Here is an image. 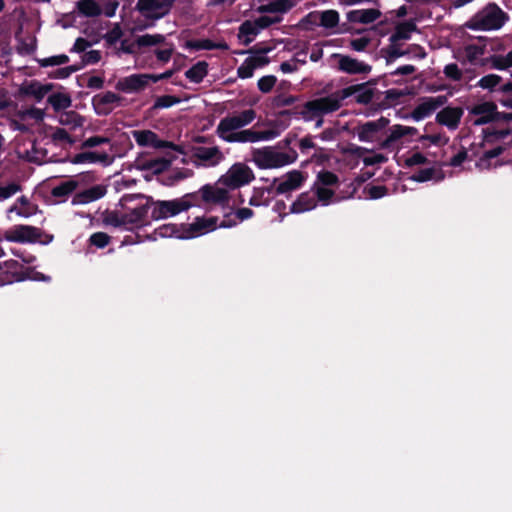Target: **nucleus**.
<instances>
[{"instance_id": "14", "label": "nucleus", "mask_w": 512, "mask_h": 512, "mask_svg": "<svg viewBox=\"0 0 512 512\" xmlns=\"http://www.w3.org/2000/svg\"><path fill=\"white\" fill-rule=\"evenodd\" d=\"M132 136L135 142L141 147L161 149L172 147V144L161 140L156 133L151 130H134Z\"/></svg>"}, {"instance_id": "29", "label": "nucleus", "mask_w": 512, "mask_h": 512, "mask_svg": "<svg viewBox=\"0 0 512 512\" xmlns=\"http://www.w3.org/2000/svg\"><path fill=\"white\" fill-rule=\"evenodd\" d=\"M106 193V189L103 186H93L79 194H77L73 200L75 204H87L102 198Z\"/></svg>"}, {"instance_id": "45", "label": "nucleus", "mask_w": 512, "mask_h": 512, "mask_svg": "<svg viewBox=\"0 0 512 512\" xmlns=\"http://www.w3.org/2000/svg\"><path fill=\"white\" fill-rule=\"evenodd\" d=\"M270 49H265L263 51H259L253 53L247 59L251 64H253L254 69L262 68L269 63L268 57L265 55Z\"/></svg>"}, {"instance_id": "62", "label": "nucleus", "mask_w": 512, "mask_h": 512, "mask_svg": "<svg viewBox=\"0 0 512 512\" xmlns=\"http://www.w3.org/2000/svg\"><path fill=\"white\" fill-rule=\"evenodd\" d=\"M44 111L38 108H32L25 112V116L28 118H32L36 121H42L44 119Z\"/></svg>"}, {"instance_id": "3", "label": "nucleus", "mask_w": 512, "mask_h": 512, "mask_svg": "<svg viewBox=\"0 0 512 512\" xmlns=\"http://www.w3.org/2000/svg\"><path fill=\"white\" fill-rule=\"evenodd\" d=\"M506 19V14L497 5L489 4L467 22V27L473 30H497L504 25Z\"/></svg>"}, {"instance_id": "42", "label": "nucleus", "mask_w": 512, "mask_h": 512, "mask_svg": "<svg viewBox=\"0 0 512 512\" xmlns=\"http://www.w3.org/2000/svg\"><path fill=\"white\" fill-rule=\"evenodd\" d=\"M491 64L494 68L505 70L512 67V50L505 55H495L491 58Z\"/></svg>"}, {"instance_id": "22", "label": "nucleus", "mask_w": 512, "mask_h": 512, "mask_svg": "<svg viewBox=\"0 0 512 512\" xmlns=\"http://www.w3.org/2000/svg\"><path fill=\"white\" fill-rule=\"evenodd\" d=\"M418 130L415 127L394 125L389 129L387 137L380 142V148H389L394 142L405 136H414Z\"/></svg>"}, {"instance_id": "30", "label": "nucleus", "mask_w": 512, "mask_h": 512, "mask_svg": "<svg viewBox=\"0 0 512 512\" xmlns=\"http://www.w3.org/2000/svg\"><path fill=\"white\" fill-rule=\"evenodd\" d=\"M316 207V200L314 194L302 193L297 200L291 205L290 211L292 213H304Z\"/></svg>"}, {"instance_id": "8", "label": "nucleus", "mask_w": 512, "mask_h": 512, "mask_svg": "<svg viewBox=\"0 0 512 512\" xmlns=\"http://www.w3.org/2000/svg\"><path fill=\"white\" fill-rule=\"evenodd\" d=\"M281 21L279 16H261L255 20H247L239 27L238 38L241 43L248 45L261 30Z\"/></svg>"}, {"instance_id": "16", "label": "nucleus", "mask_w": 512, "mask_h": 512, "mask_svg": "<svg viewBox=\"0 0 512 512\" xmlns=\"http://www.w3.org/2000/svg\"><path fill=\"white\" fill-rule=\"evenodd\" d=\"M229 188L219 184L205 185L200 189L202 199L207 203L224 204L229 198Z\"/></svg>"}, {"instance_id": "33", "label": "nucleus", "mask_w": 512, "mask_h": 512, "mask_svg": "<svg viewBox=\"0 0 512 512\" xmlns=\"http://www.w3.org/2000/svg\"><path fill=\"white\" fill-rule=\"evenodd\" d=\"M415 30L416 25L413 22H402L396 26L395 32L390 37V41L396 43L401 40H409Z\"/></svg>"}, {"instance_id": "59", "label": "nucleus", "mask_w": 512, "mask_h": 512, "mask_svg": "<svg viewBox=\"0 0 512 512\" xmlns=\"http://www.w3.org/2000/svg\"><path fill=\"white\" fill-rule=\"evenodd\" d=\"M370 42H371L370 38L361 37V38L351 40L350 46L354 51L361 52L367 48V46L370 44Z\"/></svg>"}, {"instance_id": "48", "label": "nucleus", "mask_w": 512, "mask_h": 512, "mask_svg": "<svg viewBox=\"0 0 512 512\" xmlns=\"http://www.w3.org/2000/svg\"><path fill=\"white\" fill-rule=\"evenodd\" d=\"M337 181L338 179L335 174L328 171H323L318 174L315 185L329 187L335 185Z\"/></svg>"}, {"instance_id": "49", "label": "nucleus", "mask_w": 512, "mask_h": 512, "mask_svg": "<svg viewBox=\"0 0 512 512\" xmlns=\"http://www.w3.org/2000/svg\"><path fill=\"white\" fill-rule=\"evenodd\" d=\"M60 122L62 124L71 125L73 127H80L83 125L84 120L76 113L68 112L61 115Z\"/></svg>"}, {"instance_id": "40", "label": "nucleus", "mask_w": 512, "mask_h": 512, "mask_svg": "<svg viewBox=\"0 0 512 512\" xmlns=\"http://www.w3.org/2000/svg\"><path fill=\"white\" fill-rule=\"evenodd\" d=\"M293 4L289 0H277L268 5L261 6L260 12L285 13L292 8Z\"/></svg>"}, {"instance_id": "47", "label": "nucleus", "mask_w": 512, "mask_h": 512, "mask_svg": "<svg viewBox=\"0 0 512 512\" xmlns=\"http://www.w3.org/2000/svg\"><path fill=\"white\" fill-rule=\"evenodd\" d=\"M315 191L318 200L323 205H328L330 203L331 198L334 195L333 190L326 186L315 185Z\"/></svg>"}, {"instance_id": "1", "label": "nucleus", "mask_w": 512, "mask_h": 512, "mask_svg": "<svg viewBox=\"0 0 512 512\" xmlns=\"http://www.w3.org/2000/svg\"><path fill=\"white\" fill-rule=\"evenodd\" d=\"M508 135L507 130L486 132L483 139L473 143L469 149H460L451 157L448 165L457 168L464 166L465 163L475 162V166L480 170L495 167L496 158L505 149L501 141Z\"/></svg>"}, {"instance_id": "41", "label": "nucleus", "mask_w": 512, "mask_h": 512, "mask_svg": "<svg viewBox=\"0 0 512 512\" xmlns=\"http://www.w3.org/2000/svg\"><path fill=\"white\" fill-rule=\"evenodd\" d=\"M48 102L55 110H62L71 105V98L66 93H54L49 95Z\"/></svg>"}, {"instance_id": "17", "label": "nucleus", "mask_w": 512, "mask_h": 512, "mask_svg": "<svg viewBox=\"0 0 512 512\" xmlns=\"http://www.w3.org/2000/svg\"><path fill=\"white\" fill-rule=\"evenodd\" d=\"M471 121L474 125H483L498 117L496 106L491 102H483L471 109Z\"/></svg>"}, {"instance_id": "35", "label": "nucleus", "mask_w": 512, "mask_h": 512, "mask_svg": "<svg viewBox=\"0 0 512 512\" xmlns=\"http://www.w3.org/2000/svg\"><path fill=\"white\" fill-rule=\"evenodd\" d=\"M448 140V137L442 133L424 134L418 138V141L421 143L423 148H428L430 146H444L448 143Z\"/></svg>"}, {"instance_id": "34", "label": "nucleus", "mask_w": 512, "mask_h": 512, "mask_svg": "<svg viewBox=\"0 0 512 512\" xmlns=\"http://www.w3.org/2000/svg\"><path fill=\"white\" fill-rule=\"evenodd\" d=\"M443 174L439 169L435 167H429L422 169L411 176V180L415 182H426L431 180H442Z\"/></svg>"}, {"instance_id": "13", "label": "nucleus", "mask_w": 512, "mask_h": 512, "mask_svg": "<svg viewBox=\"0 0 512 512\" xmlns=\"http://www.w3.org/2000/svg\"><path fill=\"white\" fill-rule=\"evenodd\" d=\"M216 217H198L191 224L186 225L188 239L195 238L206 233L214 231L218 227H223L222 224L218 225Z\"/></svg>"}, {"instance_id": "25", "label": "nucleus", "mask_w": 512, "mask_h": 512, "mask_svg": "<svg viewBox=\"0 0 512 512\" xmlns=\"http://www.w3.org/2000/svg\"><path fill=\"white\" fill-rule=\"evenodd\" d=\"M118 101V95L110 91L99 94L93 98L95 109L98 113L103 114L108 113Z\"/></svg>"}, {"instance_id": "18", "label": "nucleus", "mask_w": 512, "mask_h": 512, "mask_svg": "<svg viewBox=\"0 0 512 512\" xmlns=\"http://www.w3.org/2000/svg\"><path fill=\"white\" fill-rule=\"evenodd\" d=\"M278 136V133L273 130L268 131H254L252 129L240 130L228 142L229 143H254L259 141L271 140Z\"/></svg>"}, {"instance_id": "39", "label": "nucleus", "mask_w": 512, "mask_h": 512, "mask_svg": "<svg viewBox=\"0 0 512 512\" xmlns=\"http://www.w3.org/2000/svg\"><path fill=\"white\" fill-rule=\"evenodd\" d=\"M79 12L87 17L98 16L101 13L100 6L94 0H80L77 3Z\"/></svg>"}, {"instance_id": "20", "label": "nucleus", "mask_w": 512, "mask_h": 512, "mask_svg": "<svg viewBox=\"0 0 512 512\" xmlns=\"http://www.w3.org/2000/svg\"><path fill=\"white\" fill-rule=\"evenodd\" d=\"M306 177L302 172L293 170L288 172L277 186L278 193H288L302 186Z\"/></svg>"}, {"instance_id": "63", "label": "nucleus", "mask_w": 512, "mask_h": 512, "mask_svg": "<svg viewBox=\"0 0 512 512\" xmlns=\"http://www.w3.org/2000/svg\"><path fill=\"white\" fill-rule=\"evenodd\" d=\"M173 50H174L173 47L163 49V50H157L156 51L157 59L161 62H168L172 56Z\"/></svg>"}, {"instance_id": "27", "label": "nucleus", "mask_w": 512, "mask_h": 512, "mask_svg": "<svg viewBox=\"0 0 512 512\" xmlns=\"http://www.w3.org/2000/svg\"><path fill=\"white\" fill-rule=\"evenodd\" d=\"M483 53H484V51H483L482 47H480L478 45L470 44V45H466L464 48L458 50L456 52L455 57L459 61L474 64L480 59V57L483 55Z\"/></svg>"}, {"instance_id": "9", "label": "nucleus", "mask_w": 512, "mask_h": 512, "mask_svg": "<svg viewBox=\"0 0 512 512\" xmlns=\"http://www.w3.org/2000/svg\"><path fill=\"white\" fill-rule=\"evenodd\" d=\"M388 124L389 120L385 117H381L373 121H367L355 128V134L361 142L380 143L382 141V132L388 126Z\"/></svg>"}, {"instance_id": "23", "label": "nucleus", "mask_w": 512, "mask_h": 512, "mask_svg": "<svg viewBox=\"0 0 512 512\" xmlns=\"http://www.w3.org/2000/svg\"><path fill=\"white\" fill-rule=\"evenodd\" d=\"M462 114L460 108L446 107L437 113L436 120L439 124L454 130L458 127Z\"/></svg>"}, {"instance_id": "43", "label": "nucleus", "mask_w": 512, "mask_h": 512, "mask_svg": "<svg viewBox=\"0 0 512 512\" xmlns=\"http://www.w3.org/2000/svg\"><path fill=\"white\" fill-rule=\"evenodd\" d=\"M77 187V183L73 180H68L56 186L52 190L55 197H64L72 193Z\"/></svg>"}, {"instance_id": "4", "label": "nucleus", "mask_w": 512, "mask_h": 512, "mask_svg": "<svg viewBox=\"0 0 512 512\" xmlns=\"http://www.w3.org/2000/svg\"><path fill=\"white\" fill-rule=\"evenodd\" d=\"M256 117L252 109L244 110L223 118L217 126V134L224 141L228 142L241 128L250 124Z\"/></svg>"}, {"instance_id": "50", "label": "nucleus", "mask_w": 512, "mask_h": 512, "mask_svg": "<svg viewBox=\"0 0 512 512\" xmlns=\"http://www.w3.org/2000/svg\"><path fill=\"white\" fill-rule=\"evenodd\" d=\"M500 80L501 78L498 75L489 74L482 77L479 80L478 85L483 89H492L499 84Z\"/></svg>"}, {"instance_id": "54", "label": "nucleus", "mask_w": 512, "mask_h": 512, "mask_svg": "<svg viewBox=\"0 0 512 512\" xmlns=\"http://www.w3.org/2000/svg\"><path fill=\"white\" fill-rule=\"evenodd\" d=\"M68 60H69L68 56L62 54V55L45 58V59L41 60L40 63H41V66H43V67L58 66V65L66 64L68 62Z\"/></svg>"}, {"instance_id": "26", "label": "nucleus", "mask_w": 512, "mask_h": 512, "mask_svg": "<svg viewBox=\"0 0 512 512\" xmlns=\"http://www.w3.org/2000/svg\"><path fill=\"white\" fill-rule=\"evenodd\" d=\"M196 157L204 165L215 166L223 159V154L217 147H202L196 151Z\"/></svg>"}, {"instance_id": "44", "label": "nucleus", "mask_w": 512, "mask_h": 512, "mask_svg": "<svg viewBox=\"0 0 512 512\" xmlns=\"http://www.w3.org/2000/svg\"><path fill=\"white\" fill-rule=\"evenodd\" d=\"M165 37L161 34H145L139 36L136 40L139 46H154L163 43Z\"/></svg>"}, {"instance_id": "56", "label": "nucleus", "mask_w": 512, "mask_h": 512, "mask_svg": "<svg viewBox=\"0 0 512 512\" xmlns=\"http://www.w3.org/2000/svg\"><path fill=\"white\" fill-rule=\"evenodd\" d=\"M19 190L16 183H8L6 185L0 184V200H5L14 195Z\"/></svg>"}, {"instance_id": "21", "label": "nucleus", "mask_w": 512, "mask_h": 512, "mask_svg": "<svg viewBox=\"0 0 512 512\" xmlns=\"http://www.w3.org/2000/svg\"><path fill=\"white\" fill-rule=\"evenodd\" d=\"M306 19L311 23H318L326 28L331 29L338 25L339 14L335 10H326L322 12H312L307 15Z\"/></svg>"}, {"instance_id": "64", "label": "nucleus", "mask_w": 512, "mask_h": 512, "mask_svg": "<svg viewBox=\"0 0 512 512\" xmlns=\"http://www.w3.org/2000/svg\"><path fill=\"white\" fill-rule=\"evenodd\" d=\"M118 2L116 0H108V3L106 4L104 8V14L107 17H112L115 15L116 10L118 8Z\"/></svg>"}, {"instance_id": "57", "label": "nucleus", "mask_w": 512, "mask_h": 512, "mask_svg": "<svg viewBox=\"0 0 512 512\" xmlns=\"http://www.w3.org/2000/svg\"><path fill=\"white\" fill-rule=\"evenodd\" d=\"M444 74L446 77H448L454 81H458L462 77V72L460 71L458 66L453 63L448 64L444 67Z\"/></svg>"}, {"instance_id": "36", "label": "nucleus", "mask_w": 512, "mask_h": 512, "mask_svg": "<svg viewBox=\"0 0 512 512\" xmlns=\"http://www.w3.org/2000/svg\"><path fill=\"white\" fill-rule=\"evenodd\" d=\"M208 65L204 61H200L193 65L190 69H188L185 73L186 77L194 82L199 83L203 80V78L207 75Z\"/></svg>"}, {"instance_id": "32", "label": "nucleus", "mask_w": 512, "mask_h": 512, "mask_svg": "<svg viewBox=\"0 0 512 512\" xmlns=\"http://www.w3.org/2000/svg\"><path fill=\"white\" fill-rule=\"evenodd\" d=\"M156 235L168 238V237H175L178 239H188L185 235L187 234L186 231V225H175V224H165L161 227H159L156 232Z\"/></svg>"}, {"instance_id": "6", "label": "nucleus", "mask_w": 512, "mask_h": 512, "mask_svg": "<svg viewBox=\"0 0 512 512\" xmlns=\"http://www.w3.org/2000/svg\"><path fill=\"white\" fill-rule=\"evenodd\" d=\"M255 176L252 169L244 163L233 164L228 171L219 179V184L229 189H237L249 184L254 180Z\"/></svg>"}, {"instance_id": "52", "label": "nucleus", "mask_w": 512, "mask_h": 512, "mask_svg": "<svg viewBox=\"0 0 512 512\" xmlns=\"http://www.w3.org/2000/svg\"><path fill=\"white\" fill-rule=\"evenodd\" d=\"M276 83V77L272 75H267L259 79L258 88L263 93H268L274 87Z\"/></svg>"}, {"instance_id": "19", "label": "nucleus", "mask_w": 512, "mask_h": 512, "mask_svg": "<svg viewBox=\"0 0 512 512\" xmlns=\"http://www.w3.org/2000/svg\"><path fill=\"white\" fill-rule=\"evenodd\" d=\"M52 90L51 84H43L39 81L32 80L24 82L19 89L21 95L32 98L40 102Z\"/></svg>"}, {"instance_id": "55", "label": "nucleus", "mask_w": 512, "mask_h": 512, "mask_svg": "<svg viewBox=\"0 0 512 512\" xmlns=\"http://www.w3.org/2000/svg\"><path fill=\"white\" fill-rule=\"evenodd\" d=\"M90 242L98 248H104L109 242V236L103 232H97L91 235Z\"/></svg>"}, {"instance_id": "12", "label": "nucleus", "mask_w": 512, "mask_h": 512, "mask_svg": "<svg viewBox=\"0 0 512 512\" xmlns=\"http://www.w3.org/2000/svg\"><path fill=\"white\" fill-rule=\"evenodd\" d=\"M39 237V229L28 225L14 226L5 232V239L10 242H35Z\"/></svg>"}, {"instance_id": "5", "label": "nucleus", "mask_w": 512, "mask_h": 512, "mask_svg": "<svg viewBox=\"0 0 512 512\" xmlns=\"http://www.w3.org/2000/svg\"><path fill=\"white\" fill-rule=\"evenodd\" d=\"M293 157L286 153L276 151L271 147L255 149L252 152V161L260 169H274L292 163Z\"/></svg>"}, {"instance_id": "53", "label": "nucleus", "mask_w": 512, "mask_h": 512, "mask_svg": "<svg viewBox=\"0 0 512 512\" xmlns=\"http://www.w3.org/2000/svg\"><path fill=\"white\" fill-rule=\"evenodd\" d=\"M428 159L420 152H415L405 159V165L408 167L424 165Z\"/></svg>"}, {"instance_id": "31", "label": "nucleus", "mask_w": 512, "mask_h": 512, "mask_svg": "<svg viewBox=\"0 0 512 512\" xmlns=\"http://www.w3.org/2000/svg\"><path fill=\"white\" fill-rule=\"evenodd\" d=\"M149 82V76L144 74H134L124 78L120 85L127 92H134L143 89Z\"/></svg>"}, {"instance_id": "37", "label": "nucleus", "mask_w": 512, "mask_h": 512, "mask_svg": "<svg viewBox=\"0 0 512 512\" xmlns=\"http://www.w3.org/2000/svg\"><path fill=\"white\" fill-rule=\"evenodd\" d=\"M108 159V155L105 153L98 154L95 152H82L75 155L71 162L74 164H82V163H95V162H104Z\"/></svg>"}, {"instance_id": "2", "label": "nucleus", "mask_w": 512, "mask_h": 512, "mask_svg": "<svg viewBox=\"0 0 512 512\" xmlns=\"http://www.w3.org/2000/svg\"><path fill=\"white\" fill-rule=\"evenodd\" d=\"M374 96V90L366 84L352 85L334 93L311 100L304 112L306 119H312L320 114H329L338 110L345 99L354 97L360 104H368Z\"/></svg>"}, {"instance_id": "58", "label": "nucleus", "mask_w": 512, "mask_h": 512, "mask_svg": "<svg viewBox=\"0 0 512 512\" xmlns=\"http://www.w3.org/2000/svg\"><path fill=\"white\" fill-rule=\"evenodd\" d=\"M254 70L255 69L253 68V64H251L246 58L244 62L239 66L237 72L239 77L246 79L252 77Z\"/></svg>"}, {"instance_id": "61", "label": "nucleus", "mask_w": 512, "mask_h": 512, "mask_svg": "<svg viewBox=\"0 0 512 512\" xmlns=\"http://www.w3.org/2000/svg\"><path fill=\"white\" fill-rule=\"evenodd\" d=\"M316 145L313 141V138L310 136H306L299 141V148L302 153L307 152L309 149L315 148Z\"/></svg>"}, {"instance_id": "15", "label": "nucleus", "mask_w": 512, "mask_h": 512, "mask_svg": "<svg viewBox=\"0 0 512 512\" xmlns=\"http://www.w3.org/2000/svg\"><path fill=\"white\" fill-rule=\"evenodd\" d=\"M338 58V69L347 74H368L371 72L372 67L355 58L347 55H335Z\"/></svg>"}, {"instance_id": "10", "label": "nucleus", "mask_w": 512, "mask_h": 512, "mask_svg": "<svg viewBox=\"0 0 512 512\" xmlns=\"http://www.w3.org/2000/svg\"><path fill=\"white\" fill-rule=\"evenodd\" d=\"M172 6V0H139L137 8L149 19H160L165 16Z\"/></svg>"}, {"instance_id": "24", "label": "nucleus", "mask_w": 512, "mask_h": 512, "mask_svg": "<svg viewBox=\"0 0 512 512\" xmlns=\"http://www.w3.org/2000/svg\"><path fill=\"white\" fill-rule=\"evenodd\" d=\"M37 211L38 207L23 196L16 200V202L9 208L8 213H15L19 217L28 218L35 215Z\"/></svg>"}, {"instance_id": "7", "label": "nucleus", "mask_w": 512, "mask_h": 512, "mask_svg": "<svg viewBox=\"0 0 512 512\" xmlns=\"http://www.w3.org/2000/svg\"><path fill=\"white\" fill-rule=\"evenodd\" d=\"M193 206L190 195H185L181 198L157 201L152 210V216L155 219H165L174 217L182 212L187 211Z\"/></svg>"}, {"instance_id": "11", "label": "nucleus", "mask_w": 512, "mask_h": 512, "mask_svg": "<svg viewBox=\"0 0 512 512\" xmlns=\"http://www.w3.org/2000/svg\"><path fill=\"white\" fill-rule=\"evenodd\" d=\"M445 102V96L422 98L411 112L410 118L419 122L432 115L439 107L443 106Z\"/></svg>"}, {"instance_id": "28", "label": "nucleus", "mask_w": 512, "mask_h": 512, "mask_svg": "<svg viewBox=\"0 0 512 512\" xmlns=\"http://www.w3.org/2000/svg\"><path fill=\"white\" fill-rule=\"evenodd\" d=\"M381 13L377 9H360L348 13V19L351 22L368 24L380 17Z\"/></svg>"}, {"instance_id": "51", "label": "nucleus", "mask_w": 512, "mask_h": 512, "mask_svg": "<svg viewBox=\"0 0 512 512\" xmlns=\"http://www.w3.org/2000/svg\"><path fill=\"white\" fill-rule=\"evenodd\" d=\"M365 193L369 199H379L387 194V189L381 185L368 186L365 188Z\"/></svg>"}, {"instance_id": "38", "label": "nucleus", "mask_w": 512, "mask_h": 512, "mask_svg": "<svg viewBox=\"0 0 512 512\" xmlns=\"http://www.w3.org/2000/svg\"><path fill=\"white\" fill-rule=\"evenodd\" d=\"M147 214V208L144 204L131 207L130 212L123 214V223H137L141 221Z\"/></svg>"}, {"instance_id": "46", "label": "nucleus", "mask_w": 512, "mask_h": 512, "mask_svg": "<svg viewBox=\"0 0 512 512\" xmlns=\"http://www.w3.org/2000/svg\"><path fill=\"white\" fill-rule=\"evenodd\" d=\"M179 103V99L171 95H163L156 98L153 109H165Z\"/></svg>"}, {"instance_id": "60", "label": "nucleus", "mask_w": 512, "mask_h": 512, "mask_svg": "<svg viewBox=\"0 0 512 512\" xmlns=\"http://www.w3.org/2000/svg\"><path fill=\"white\" fill-rule=\"evenodd\" d=\"M123 36V31L119 25H115L107 34L106 40L110 44H115Z\"/></svg>"}]
</instances>
